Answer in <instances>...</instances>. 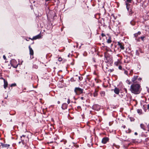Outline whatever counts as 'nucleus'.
Masks as SVG:
<instances>
[{
    "instance_id": "obj_1",
    "label": "nucleus",
    "mask_w": 149,
    "mask_h": 149,
    "mask_svg": "<svg viewBox=\"0 0 149 149\" xmlns=\"http://www.w3.org/2000/svg\"><path fill=\"white\" fill-rule=\"evenodd\" d=\"M141 90L140 85L139 84H132L130 86V91L135 94H139Z\"/></svg>"
},
{
    "instance_id": "obj_2",
    "label": "nucleus",
    "mask_w": 149,
    "mask_h": 149,
    "mask_svg": "<svg viewBox=\"0 0 149 149\" xmlns=\"http://www.w3.org/2000/svg\"><path fill=\"white\" fill-rule=\"evenodd\" d=\"M138 76L134 75L131 79L132 82L133 84H139L141 82L142 79L140 77L138 78Z\"/></svg>"
},
{
    "instance_id": "obj_3",
    "label": "nucleus",
    "mask_w": 149,
    "mask_h": 149,
    "mask_svg": "<svg viewBox=\"0 0 149 149\" xmlns=\"http://www.w3.org/2000/svg\"><path fill=\"white\" fill-rule=\"evenodd\" d=\"M84 90L79 87H76L74 88V92L76 95H79L82 94Z\"/></svg>"
},
{
    "instance_id": "obj_4",
    "label": "nucleus",
    "mask_w": 149,
    "mask_h": 149,
    "mask_svg": "<svg viewBox=\"0 0 149 149\" xmlns=\"http://www.w3.org/2000/svg\"><path fill=\"white\" fill-rule=\"evenodd\" d=\"M20 139L21 142L23 145H25L26 142L27 140H28V136H26V135H23L20 136Z\"/></svg>"
},
{
    "instance_id": "obj_5",
    "label": "nucleus",
    "mask_w": 149,
    "mask_h": 149,
    "mask_svg": "<svg viewBox=\"0 0 149 149\" xmlns=\"http://www.w3.org/2000/svg\"><path fill=\"white\" fill-rule=\"evenodd\" d=\"M130 4L128 3H126V7L128 11L129 12V14L130 15H132L133 12L131 9L130 8Z\"/></svg>"
},
{
    "instance_id": "obj_6",
    "label": "nucleus",
    "mask_w": 149,
    "mask_h": 149,
    "mask_svg": "<svg viewBox=\"0 0 149 149\" xmlns=\"http://www.w3.org/2000/svg\"><path fill=\"white\" fill-rule=\"evenodd\" d=\"M106 62L109 63H112L113 62V60L112 57L110 56H107L105 57Z\"/></svg>"
},
{
    "instance_id": "obj_7",
    "label": "nucleus",
    "mask_w": 149,
    "mask_h": 149,
    "mask_svg": "<svg viewBox=\"0 0 149 149\" xmlns=\"http://www.w3.org/2000/svg\"><path fill=\"white\" fill-rule=\"evenodd\" d=\"M29 54L30 55V58L31 59L33 58V51L32 48L31 47L30 45H29Z\"/></svg>"
},
{
    "instance_id": "obj_8",
    "label": "nucleus",
    "mask_w": 149,
    "mask_h": 149,
    "mask_svg": "<svg viewBox=\"0 0 149 149\" xmlns=\"http://www.w3.org/2000/svg\"><path fill=\"white\" fill-rule=\"evenodd\" d=\"M109 138L107 137H105L102 138L101 142L103 144H105L107 143V142L109 141Z\"/></svg>"
},
{
    "instance_id": "obj_9",
    "label": "nucleus",
    "mask_w": 149,
    "mask_h": 149,
    "mask_svg": "<svg viewBox=\"0 0 149 149\" xmlns=\"http://www.w3.org/2000/svg\"><path fill=\"white\" fill-rule=\"evenodd\" d=\"M117 44L119 46V47L121 49H124L125 47L124 46V45L123 44V43L120 42H118Z\"/></svg>"
},
{
    "instance_id": "obj_10",
    "label": "nucleus",
    "mask_w": 149,
    "mask_h": 149,
    "mask_svg": "<svg viewBox=\"0 0 149 149\" xmlns=\"http://www.w3.org/2000/svg\"><path fill=\"white\" fill-rule=\"evenodd\" d=\"M41 36L40 34H38V35L33 37L32 39H31L32 40H35L37 39H39L41 38Z\"/></svg>"
},
{
    "instance_id": "obj_11",
    "label": "nucleus",
    "mask_w": 149,
    "mask_h": 149,
    "mask_svg": "<svg viewBox=\"0 0 149 149\" xmlns=\"http://www.w3.org/2000/svg\"><path fill=\"white\" fill-rule=\"evenodd\" d=\"M68 107V104L66 103H63L62 105V109L63 110L66 109Z\"/></svg>"
},
{
    "instance_id": "obj_12",
    "label": "nucleus",
    "mask_w": 149,
    "mask_h": 149,
    "mask_svg": "<svg viewBox=\"0 0 149 149\" xmlns=\"http://www.w3.org/2000/svg\"><path fill=\"white\" fill-rule=\"evenodd\" d=\"M93 107V109L95 110H98L100 109V107L97 104L94 105Z\"/></svg>"
},
{
    "instance_id": "obj_13",
    "label": "nucleus",
    "mask_w": 149,
    "mask_h": 149,
    "mask_svg": "<svg viewBox=\"0 0 149 149\" xmlns=\"http://www.w3.org/2000/svg\"><path fill=\"white\" fill-rule=\"evenodd\" d=\"M1 146H2V148H8L10 145L9 144H4L3 143H1Z\"/></svg>"
},
{
    "instance_id": "obj_14",
    "label": "nucleus",
    "mask_w": 149,
    "mask_h": 149,
    "mask_svg": "<svg viewBox=\"0 0 149 149\" xmlns=\"http://www.w3.org/2000/svg\"><path fill=\"white\" fill-rule=\"evenodd\" d=\"M8 85V82L7 81L4 79V85L3 87L5 89H6Z\"/></svg>"
},
{
    "instance_id": "obj_15",
    "label": "nucleus",
    "mask_w": 149,
    "mask_h": 149,
    "mask_svg": "<svg viewBox=\"0 0 149 149\" xmlns=\"http://www.w3.org/2000/svg\"><path fill=\"white\" fill-rule=\"evenodd\" d=\"M114 93L116 94H118L119 93V90L117 88H115L114 90Z\"/></svg>"
},
{
    "instance_id": "obj_16",
    "label": "nucleus",
    "mask_w": 149,
    "mask_h": 149,
    "mask_svg": "<svg viewBox=\"0 0 149 149\" xmlns=\"http://www.w3.org/2000/svg\"><path fill=\"white\" fill-rule=\"evenodd\" d=\"M140 126L141 128L143 130H146V126L144 124H140Z\"/></svg>"
},
{
    "instance_id": "obj_17",
    "label": "nucleus",
    "mask_w": 149,
    "mask_h": 149,
    "mask_svg": "<svg viewBox=\"0 0 149 149\" xmlns=\"http://www.w3.org/2000/svg\"><path fill=\"white\" fill-rule=\"evenodd\" d=\"M141 34V32L140 31H138L137 33H135L134 34V37L135 38L137 37L138 35H140Z\"/></svg>"
},
{
    "instance_id": "obj_18",
    "label": "nucleus",
    "mask_w": 149,
    "mask_h": 149,
    "mask_svg": "<svg viewBox=\"0 0 149 149\" xmlns=\"http://www.w3.org/2000/svg\"><path fill=\"white\" fill-rule=\"evenodd\" d=\"M98 91L95 90V91L93 93V95L94 97H96L97 96L98 93Z\"/></svg>"
},
{
    "instance_id": "obj_19",
    "label": "nucleus",
    "mask_w": 149,
    "mask_h": 149,
    "mask_svg": "<svg viewBox=\"0 0 149 149\" xmlns=\"http://www.w3.org/2000/svg\"><path fill=\"white\" fill-rule=\"evenodd\" d=\"M100 94L102 96H104L105 95V92L104 91H102L100 93Z\"/></svg>"
},
{
    "instance_id": "obj_20",
    "label": "nucleus",
    "mask_w": 149,
    "mask_h": 149,
    "mask_svg": "<svg viewBox=\"0 0 149 149\" xmlns=\"http://www.w3.org/2000/svg\"><path fill=\"white\" fill-rule=\"evenodd\" d=\"M120 63V61L119 60H118V61H116V62H115V65H116V66H118L119 64Z\"/></svg>"
},
{
    "instance_id": "obj_21",
    "label": "nucleus",
    "mask_w": 149,
    "mask_h": 149,
    "mask_svg": "<svg viewBox=\"0 0 149 149\" xmlns=\"http://www.w3.org/2000/svg\"><path fill=\"white\" fill-rule=\"evenodd\" d=\"M126 132L127 133H130L131 132V130L130 129H128L127 130H126Z\"/></svg>"
},
{
    "instance_id": "obj_22",
    "label": "nucleus",
    "mask_w": 149,
    "mask_h": 149,
    "mask_svg": "<svg viewBox=\"0 0 149 149\" xmlns=\"http://www.w3.org/2000/svg\"><path fill=\"white\" fill-rule=\"evenodd\" d=\"M137 113H139V114L141 113L142 110L141 109H137Z\"/></svg>"
},
{
    "instance_id": "obj_23",
    "label": "nucleus",
    "mask_w": 149,
    "mask_h": 149,
    "mask_svg": "<svg viewBox=\"0 0 149 149\" xmlns=\"http://www.w3.org/2000/svg\"><path fill=\"white\" fill-rule=\"evenodd\" d=\"M130 23L133 26L135 25V22L134 20H132L130 22Z\"/></svg>"
},
{
    "instance_id": "obj_24",
    "label": "nucleus",
    "mask_w": 149,
    "mask_h": 149,
    "mask_svg": "<svg viewBox=\"0 0 149 149\" xmlns=\"http://www.w3.org/2000/svg\"><path fill=\"white\" fill-rule=\"evenodd\" d=\"M100 24H101V25H100L101 26H102L103 27H104L106 26L104 22H103V24H102V22H100Z\"/></svg>"
},
{
    "instance_id": "obj_25",
    "label": "nucleus",
    "mask_w": 149,
    "mask_h": 149,
    "mask_svg": "<svg viewBox=\"0 0 149 149\" xmlns=\"http://www.w3.org/2000/svg\"><path fill=\"white\" fill-rule=\"evenodd\" d=\"M76 79H74V77H73L71 79H70V81H71V82H74V81H76Z\"/></svg>"
},
{
    "instance_id": "obj_26",
    "label": "nucleus",
    "mask_w": 149,
    "mask_h": 149,
    "mask_svg": "<svg viewBox=\"0 0 149 149\" xmlns=\"http://www.w3.org/2000/svg\"><path fill=\"white\" fill-rule=\"evenodd\" d=\"M111 40L110 38H109L107 40V42L108 43H111Z\"/></svg>"
},
{
    "instance_id": "obj_27",
    "label": "nucleus",
    "mask_w": 149,
    "mask_h": 149,
    "mask_svg": "<svg viewBox=\"0 0 149 149\" xmlns=\"http://www.w3.org/2000/svg\"><path fill=\"white\" fill-rule=\"evenodd\" d=\"M79 81H81L83 79V77L81 76H78Z\"/></svg>"
},
{
    "instance_id": "obj_28",
    "label": "nucleus",
    "mask_w": 149,
    "mask_h": 149,
    "mask_svg": "<svg viewBox=\"0 0 149 149\" xmlns=\"http://www.w3.org/2000/svg\"><path fill=\"white\" fill-rule=\"evenodd\" d=\"M61 142H63L64 143V144H65L67 142V141L65 139H63V140L61 141Z\"/></svg>"
},
{
    "instance_id": "obj_29",
    "label": "nucleus",
    "mask_w": 149,
    "mask_h": 149,
    "mask_svg": "<svg viewBox=\"0 0 149 149\" xmlns=\"http://www.w3.org/2000/svg\"><path fill=\"white\" fill-rule=\"evenodd\" d=\"M139 51L138 50H136V55L137 56H139Z\"/></svg>"
},
{
    "instance_id": "obj_30",
    "label": "nucleus",
    "mask_w": 149,
    "mask_h": 149,
    "mask_svg": "<svg viewBox=\"0 0 149 149\" xmlns=\"http://www.w3.org/2000/svg\"><path fill=\"white\" fill-rule=\"evenodd\" d=\"M126 83L129 85H130L131 84V82L129 80H127L126 81Z\"/></svg>"
},
{
    "instance_id": "obj_31",
    "label": "nucleus",
    "mask_w": 149,
    "mask_h": 149,
    "mask_svg": "<svg viewBox=\"0 0 149 149\" xmlns=\"http://www.w3.org/2000/svg\"><path fill=\"white\" fill-rule=\"evenodd\" d=\"M16 86V83L12 84H11V85L10 86L11 87H12L13 86Z\"/></svg>"
},
{
    "instance_id": "obj_32",
    "label": "nucleus",
    "mask_w": 149,
    "mask_h": 149,
    "mask_svg": "<svg viewBox=\"0 0 149 149\" xmlns=\"http://www.w3.org/2000/svg\"><path fill=\"white\" fill-rule=\"evenodd\" d=\"M132 1V0H126V1H125V4H126V3H131Z\"/></svg>"
},
{
    "instance_id": "obj_33",
    "label": "nucleus",
    "mask_w": 149,
    "mask_h": 149,
    "mask_svg": "<svg viewBox=\"0 0 149 149\" xmlns=\"http://www.w3.org/2000/svg\"><path fill=\"white\" fill-rule=\"evenodd\" d=\"M133 70H130V73L129 74L130 75H132V74H133Z\"/></svg>"
},
{
    "instance_id": "obj_34",
    "label": "nucleus",
    "mask_w": 149,
    "mask_h": 149,
    "mask_svg": "<svg viewBox=\"0 0 149 149\" xmlns=\"http://www.w3.org/2000/svg\"><path fill=\"white\" fill-rule=\"evenodd\" d=\"M123 70L124 71V73L126 74L127 75H128V72L127 71L125 70L124 69H123Z\"/></svg>"
},
{
    "instance_id": "obj_35",
    "label": "nucleus",
    "mask_w": 149,
    "mask_h": 149,
    "mask_svg": "<svg viewBox=\"0 0 149 149\" xmlns=\"http://www.w3.org/2000/svg\"><path fill=\"white\" fill-rule=\"evenodd\" d=\"M145 38V37L144 36H141L140 37V38L143 41H144V39Z\"/></svg>"
},
{
    "instance_id": "obj_36",
    "label": "nucleus",
    "mask_w": 149,
    "mask_h": 149,
    "mask_svg": "<svg viewBox=\"0 0 149 149\" xmlns=\"http://www.w3.org/2000/svg\"><path fill=\"white\" fill-rule=\"evenodd\" d=\"M118 68L120 70H123V69L122 66L120 65L119 66Z\"/></svg>"
},
{
    "instance_id": "obj_37",
    "label": "nucleus",
    "mask_w": 149,
    "mask_h": 149,
    "mask_svg": "<svg viewBox=\"0 0 149 149\" xmlns=\"http://www.w3.org/2000/svg\"><path fill=\"white\" fill-rule=\"evenodd\" d=\"M33 68L36 69H37L38 68V66L36 65H33Z\"/></svg>"
},
{
    "instance_id": "obj_38",
    "label": "nucleus",
    "mask_w": 149,
    "mask_h": 149,
    "mask_svg": "<svg viewBox=\"0 0 149 149\" xmlns=\"http://www.w3.org/2000/svg\"><path fill=\"white\" fill-rule=\"evenodd\" d=\"M77 109L79 111H80L81 110V107L80 106H78L77 107Z\"/></svg>"
},
{
    "instance_id": "obj_39",
    "label": "nucleus",
    "mask_w": 149,
    "mask_h": 149,
    "mask_svg": "<svg viewBox=\"0 0 149 149\" xmlns=\"http://www.w3.org/2000/svg\"><path fill=\"white\" fill-rule=\"evenodd\" d=\"M114 70V69H110L108 70L109 72H111L113 71Z\"/></svg>"
},
{
    "instance_id": "obj_40",
    "label": "nucleus",
    "mask_w": 149,
    "mask_h": 149,
    "mask_svg": "<svg viewBox=\"0 0 149 149\" xmlns=\"http://www.w3.org/2000/svg\"><path fill=\"white\" fill-rule=\"evenodd\" d=\"M62 60V58L61 57H59L58 58V61H61Z\"/></svg>"
},
{
    "instance_id": "obj_41",
    "label": "nucleus",
    "mask_w": 149,
    "mask_h": 149,
    "mask_svg": "<svg viewBox=\"0 0 149 149\" xmlns=\"http://www.w3.org/2000/svg\"><path fill=\"white\" fill-rule=\"evenodd\" d=\"M70 100L69 98H68V100L67 103L68 104H69L70 103Z\"/></svg>"
},
{
    "instance_id": "obj_42",
    "label": "nucleus",
    "mask_w": 149,
    "mask_h": 149,
    "mask_svg": "<svg viewBox=\"0 0 149 149\" xmlns=\"http://www.w3.org/2000/svg\"><path fill=\"white\" fill-rule=\"evenodd\" d=\"M127 149H136V148H134V147H131L130 148H127Z\"/></svg>"
},
{
    "instance_id": "obj_43",
    "label": "nucleus",
    "mask_w": 149,
    "mask_h": 149,
    "mask_svg": "<svg viewBox=\"0 0 149 149\" xmlns=\"http://www.w3.org/2000/svg\"><path fill=\"white\" fill-rule=\"evenodd\" d=\"M80 99L81 100H85V98H84V97H80Z\"/></svg>"
},
{
    "instance_id": "obj_44",
    "label": "nucleus",
    "mask_w": 149,
    "mask_h": 149,
    "mask_svg": "<svg viewBox=\"0 0 149 149\" xmlns=\"http://www.w3.org/2000/svg\"><path fill=\"white\" fill-rule=\"evenodd\" d=\"M18 66V64H17L16 66H14L13 65V67H14L15 68H16Z\"/></svg>"
},
{
    "instance_id": "obj_45",
    "label": "nucleus",
    "mask_w": 149,
    "mask_h": 149,
    "mask_svg": "<svg viewBox=\"0 0 149 149\" xmlns=\"http://www.w3.org/2000/svg\"><path fill=\"white\" fill-rule=\"evenodd\" d=\"M112 146H113V148H114V146H115V147H116V145L115 144H114V143H113V144Z\"/></svg>"
},
{
    "instance_id": "obj_46",
    "label": "nucleus",
    "mask_w": 149,
    "mask_h": 149,
    "mask_svg": "<svg viewBox=\"0 0 149 149\" xmlns=\"http://www.w3.org/2000/svg\"><path fill=\"white\" fill-rule=\"evenodd\" d=\"M101 36H102V37H103L104 36H105V34H104L103 33H102L101 34Z\"/></svg>"
},
{
    "instance_id": "obj_47",
    "label": "nucleus",
    "mask_w": 149,
    "mask_h": 149,
    "mask_svg": "<svg viewBox=\"0 0 149 149\" xmlns=\"http://www.w3.org/2000/svg\"><path fill=\"white\" fill-rule=\"evenodd\" d=\"M147 127L148 128V130L149 131V124L147 125Z\"/></svg>"
},
{
    "instance_id": "obj_48",
    "label": "nucleus",
    "mask_w": 149,
    "mask_h": 149,
    "mask_svg": "<svg viewBox=\"0 0 149 149\" xmlns=\"http://www.w3.org/2000/svg\"><path fill=\"white\" fill-rule=\"evenodd\" d=\"M3 57L4 59H6V57L4 55L3 56Z\"/></svg>"
},
{
    "instance_id": "obj_49",
    "label": "nucleus",
    "mask_w": 149,
    "mask_h": 149,
    "mask_svg": "<svg viewBox=\"0 0 149 149\" xmlns=\"http://www.w3.org/2000/svg\"><path fill=\"white\" fill-rule=\"evenodd\" d=\"M125 93H127V89H126V88H125Z\"/></svg>"
},
{
    "instance_id": "obj_50",
    "label": "nucleus",
    "mask_w": 149,
    "mask_h": 149,
    "mask_svg": "<svg viewBox=\"0 0 149 149\" xmlns=\"http://www.w3.org/2000/svg\"><path fill=\"white\" fill-rule=\"evenodd\" d=\"M147 109L149 110V104L147 105Z\"/></svg>"
},
{
    "instance_id": "obj_51",
    "label": "nucleus",
    "mask_w": 149,
    "mask_h": 149,
    "mask_svg": "<svg viewBox=\"0 0 149 149\" xmlns=\"http://www.w3.org/2000/svg\"><path fill=\"white\" fill-rule=\"evenodd\" d=\"M140 38L139 37L138 39L136 40H136H137L138 41H140V40H139Z\"/></svg>"
},
{
    "instance_id": "obj_52",
    "label": "nucleus",
    "mask_w": 149,
    "mask_h": 149,
    "mask_svg": "<svg viewBox=\"0 0 149 149\" xmlns=\"http://www.w3.org/2000/svg\"><path fill=\"white\" fill-rule=\"evenodd\" d=\"M134 134L136 135L138 134L136 132H135L134 133Z\"/></svg>"
},
{
    "instance_id": "obj_53",
    "label": "nucleus",
    "mask_w": 149,
    "mask_h": 149,
    "mask_svg": "<svg viewBox=\"0 0 149 149\" xmlns=\"http://www.w3.org/2000/svg\"><path fill=\"white\" fill-rule=\"evenodd\" d=\"M126 138H127V136H125V139H123V140H124V141H126Z\"/></svg>"
},
{
    "instance_id": "obj_54",
    "label": "nucleus",
    "mask_w": 149,
    "mask_h": 149,
    "mask_svg": "<svg viewBox=\"0 0 149 149\" xmlns=\"http://www.w3.org/2000/svg\"><path fill=\"white\" fill-rule=\"evenodd\" d=\"M57 103L58 104H59L60 103V102L59 101H58L57 102Z\"/></svg>"
},
{
    "instance_id": "obj_55",
    "label": "nucleus",
    "mask_w": 149,
    "mask_h": 149,
    "mask_svg": "<svg viewBox=\"0 0 149 149\" xmlns=\"http://www.w3.org/2000/svg\"><path fill=\"white\" fill-rule=\"evenodd\" d=\"M1 79H3V80H4V79H4L3 78V77H1Z\"/></svg>"
},
{
    "instance_id": "obj_56",
    "label": "nucleus",
    "mask_w": 149,
    "mask_h": 149,
    "mask_svg": "<svg viewBox=\"0 0 149 149\" xmlns=\"http://www.w3.org/2000/svg\"><path fill=\"white\" fill-rule=\"evenodd\" d=\"M148 91L149 92V88H148L147 89Z\"/></svg>"
},
{
    "instance_id": "obj_57",
    "label": "nucleus",
    "mask_w": 149,
    "mask_h": 149,
    "mask_svg": "<svg viewBox=\"0 0 149 149\" xmlns=\"http://www.w3.org/2000/svg\"><path fill=\"white\" fill-rule=\"evenodd\" d=\"M107 51H111V50L110 49H109V50H108Z\"/></svg>"
},
{
    "instance_id": "obj_58",
    "label": "nucleus",
    "mask_w": 149,
    "mask_h": 149,
    "mask_svg": "<svg viewBox=\"0 0 149 149\" xmlns=\"http://www.w3.org/2000/svg\"><path fill=\"white\" fill-rule=\"evenodd\" d=\"M21 143V141H19V144Z\"/></svg>"
},
{
    "instance_id": "obj_59",
    "label": "nucleus",
    "mask_w": 149,
    "mask_h": 149,
    "mask_svg": "<svg viewBox=\"0 0 149 149\" xmlns=\"http://www.w3.org/2000/svg\"><path fill=\"white\" fill-rule=\"evenodd\" d=\"M146 141H147V140H148V138L146 139Z\"/></svg>"
},
{
    "instance_id": "obj_60",
    "label": "nucleus",
    "mask_w": 149,
    "mask_h": 149,
    "mask_svg": "<svg viewBox=\"0 0 149 149\" xmlns=\"http://www.w3.org/2000/svg\"><path fill=\"white\" fill-rule=\"evenodd\" d=\"M125 126H124V127H123V128H125Z\"/></svg>"
},
{
    "instance_id": "obj_61",
    "label": "nucleus",
    "mask_w": 149,
    "mask_h": 149,
    "mask_svg": "<svg viewBox=\"0 0 149 149\" xmlns=\"http://www.w3.org/2000/svg\"><path fill=\"white\" fill-rule=\"evenodd\" d=\"M130 119H131V118H130ZM130 120H131L132 121L133 120H132V119H130Z\"/></svg>"
},
{
    "instance_id": "obj_62",
    "label": "nucleus",
    "mask_w": 149,
    "mask_h": 149,
    "mask_svg": "<svg viewBox=\"0 0 149 149\" xmlns=\"http://www.w3.org/2000/svg\"><path fill=\"white\" fill-rule=\"evenodd\" d=\"M130 119H131V118H130ZM130 120H131L132 121L133 120H132V119H130Z\"/></svg>"
},
{
    "instance_id": "obj_63",
    "label": "nucleus",
    "mask_w": 149,
    "mask_h": 149,
    "mask_svg": "<svg viewBox=\"0 0 149 149\" xmlns=\"http://www.w3.org/2000/svg\"><path fill=\"white\" fill-rule=\"evenodd\" d=\"M113 45V44H111V46H112Z\"/></svg>"
},
{
    "instance_id": "obj_64",
    "label": "nucleus",
    "mask_w": 149,
    "mask_h": 149,
    "mask_svg": "<svg viewBox=\"0 0 149 149\" xmlns=\"http://www.w3.org/2000/svg\"><path fill=\"white\" fill-rule=\"evenodd\" d=\"M78 77V76H77V75H76V76H75V77Z\"/></svg>"
}]
</instances>
